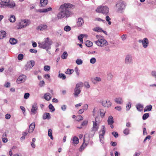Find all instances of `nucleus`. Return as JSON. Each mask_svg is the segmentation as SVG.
<instances>
[{
	"instance_id": "nucleus-1",
	"label": "nucleus",
	"mask_w": 156,
	"mask_h": 156,
	"mask_svg": "<svg viewBox=\"0 0 156 156\" xmlns=\"http://www.w3.org/2000/svg\"><path fill=\"white\" fill-rule=\"evenodd\" d=\"M72 5L69 3H65L62 5L59 8V12L58 13L57 17L58 19H62L64 17L67 18L72 15V12L69 10Z\"/></svg>"
},
{
	"instance_id": "nucleus-2",
	"label": "nucleus",
	"mask_w": 156,
	"mask_h": 156,
	"mask_svg": "<svg viewBox=\"0 0 156 156\" xmlns=\"http://www.w3.org/2000/svg\"><path fill=\"white\" fill-rule=\"evenodd\" d=\"M52 44V41L48 37L46 38L44 42H39L38 46L41 48L45 49L47 51L51 48V45Z\"/></svg>"
},
{
	"instance_id": "nucleus-3",
	"label": "nucleus",
	"mask_w": 156,
	"mask_h": 156,
	"mask_svg": "<svg viewBox=\"0 0 156 156\" xmlns=\"http://www.w3.org/2000/svg\"><path fill=\"white\" fill-rule=\"evenodd\" d=\"M96 37L98 39V41H94V43L98 46L104 47L108 44L107 41L103 37L99 35H96Z\"/></svg>"
},
{
	"instance_id": "nucleus-4",
	"label": "nucleus",
	"mask_w": 156,
	"mask_h": 156,
	"mask_svg": "<svg viewBox=\"0 0 156 156\" xmlns=\"http://www.w3.org/2000/svg\"><path fill=\"white\" fill-rule=\"evenodd\" d=\"M0 3V7L5 8L7 7L9 8L14 7L15 4L13 1H10V0H1Z\"/></svg>"
},
{
	"instance_id": "nucleus-5",
	"label": "nucleus",
	"mask_w": 156,
	"mask_h": 156,
	"mask_svg": "<svg viewBox=\"0 0 156 156\" xmlns=\"http://www.w3.org/2000/svg\"><path fill=\"white\" fill-rule=\"evenodd\" d=\"M109 11V9L108 7L103 5H101L98 7L96 10L97 12L101 13L105 15L108 14Z\"/></svg>"
},
{
	"instance_id": "nucleus-6",
	"label": "nucleus",
	"mask_w": 156,
	"mask_h": 156,
	"mask_svg": "<svg viewBox=\"0 0 156 156\" xmlns=\"http://www.w3.org/2000/svg\"><path fill=\"white\" fill-rule=\"evenodd\" d=\"M30 23V21L28 20L25 19L21 20L17 25V29H20L26 27L29 25Z\"/></svg>"
},
{
	"instance_id": "nucleus-7",
	"label": "nucleus",
	"mask_w": 156,
	"mask_h": 156,
	"mask_svg": "<svg viewBox=\"0 0 156 156\" xmlns=\"http://www.w3.org/2000/svg\"><path fill=\"white\" fill-rule=\"evenodd\" d=\"M83 86V83L82 82H80L77 83L76 85L74 90L73 94L75 97L78 96L79 94L80 93L81 90L80 88H81Z\"/></svg>"
},
{
	"instance_id": "nucleus-8",
	"label": "nucleus",
	"mask_w": 156,
	"mask_h": 156,
	"mask_svg": "<svg viewBox=\"0 0 156 156\" xmlns=\"http://www.w3.org/2000/svg\"><path fill=\"white\" fill-rule=\"evenodd\" d=\"M116 6L118 8L119 11H121L124 9L125 5L122 1H120L116 4Z\"/></svg>"
},
{
	"instance_id": "nucleus-9",
	"label": "nucleus",
	"mask_w": 156,
	"mask_h": 156,
	"mask_svg": "<svg viewBox=\"0 0 156 156\" xmlns=\"http://www.w3.org/2000/svg\"><path fill=\"white\" fill-rule=\"evenodd\" d=\"M35 63L34 61L33 60H31L27 62L25 66L26 70H29L30 69L34 66Z\"/></svg>"
},
{
	"instance_id": "nucleus-10",
	"label": "nucleus",
	"mask_w": 156,
	"mask_h": 156,
	"mask_svg": "<svg viewBox=\"0 0 156 156\" xmlns=\"http://www.w3.org/2000/svg\"><path fill=\"white\" fill-rule=\"evenodd\" d=\"M125 62L127 64H130L133 63V59L132 56L129 55H126V57Z\"/></svg>"
},
{
	"instance_id": "nucleus-11",
	"label": "nucleus",
	"mask_w": 156,
	"mask_h": 156,
	"mask_svg": "<svg viewBox=\"0 0 156 156\" xmlns=\"http://www.w3.org/2000/svg\"><path fill=\"white\" fill-rule=\"evenodd\" d=\"M37 104L36 103H35L32 105V108L31 110V114H35L37 112Z\"/></svg>"
},
{
	"instance_id": "nucleus-12",
	"label": "nucleus",
	"mask_w": 156,
	"mask_h": 156,
	"mask_svg": "<svg viewBox=\"0 0 156 156\" xmlns=\"http://www.w3.org/2000/svg\"><path fill=\"white\" fill-rule=\"evenodd\" d=\"M139 42L140 43L142 42L143 46L145 48H147L148 45V40L146 38H144L142 40H140Z\"/></svg>"
},
{
	"instance_id": "nucleus-13",
	"label": "nucleus",
	"mask_w": 156,
	"mask_h": 156,
	"mask_svg": "<svg viewBox=\"0 0 156 156\" xmlns=\"http://www.w3.org/2000/svg\"><path fill=\"white\" fill-rule=\"evenodd\" d=\"M97 117L95 118V122L93 121V127L92 128V130L94 131H97L98 129V123H97V121L96 120Z\"/></svg>"
},
{
	"instance_id": "nucleus-14",
	"label": "nucleus",
	"mask_w": 156,
	"mask_h": 156,
	"mask_svg": "<svg viewBox=\"0 0 156 156\" xmlns=\"http://www.w3.org/2000/svg\"><path fill=\"white\" fill-rule=\"evenodd\" d=\"M102 104L105 107H109L111 105L112 103L109 101L107 100L102 101Z\"/></svg>"
},
{
	"instance_id": "nucleus-15",
	"label": "nucleus",
	"mask_w": 156,
	"mask_h": 156,
	"mask_svg": "<svg viewBox=\"0 0 156 156\" xmlns=\"http://www.w3.org/2000/svg\"><path fill=\"white\" fill-rule=\"evenodd\" d=\"M47 26L46 25H41L37 27V29L38 30L43 31L47 30Z\"/></svg>"
},
{
	"instance_id": "nucleus-16",
	"label": "nucleus",
	"mask_w": 156,
	"mask_h": 156,
	"mask_svg": "<svg viewBox=\"0 0 156 156\" xmlns=\"http://www.w3.org/2000/svg\"><path fill=\"white\" fill-rule=\"evenodd\" d=\"M84 21L82 18H79L78 19V21L77 23V26L78 27H81L83 24Z\"/></svg>"
},
{
	"instance_id": "nucleus-17",
	"label": "nucleus",
	"mask_w": 156,
	"mask_h": 156,
	"mask_svg": "<svg viewBox=\"0 0 156 156\" xmlns=\"http://www.w3.org/2000/svg\"><path fill=\"white\" fill-rule=\"evenodd\" d=\"M35 126V123H32L30 125L29 127V129L28 132L30 133H31L33 131Z\"/></svg>"
},
{
	"instance_id": "nucleus-18",
	"label": "nucleus",
	"mask_w": 156,
	"mask_h": 156,
	"mask_svg": "<svg viewBox=\"0 0 156 156\" xmlns=\"http://www.w3.org/2000/svg\"><path fill=\"white\" fill-rule=\"evenodd\" d=\"M51 118L50 114L48 113L45 112L43 114V119L45 120L47 119H49Z\"/></svg>"
},
{
	"instance_id": "nucleus-19",
	"label": "nucleus",
	"mask_w": 156,
	"mask_h": 156,
	"mask_svg": "<svg viewBox=\"0 0 156 156\" xmlns=\"http://www.w3.org/2000/svg\"><path fill=\"white\" fill-rule=\"evenodd\" d=\"M136 107L137 110L139 112H141L142 111L144 108L143 105L140 104L136 105Z\"/></svg>"
},
{
	"instance_id": "nucleus-20",
	"label": "nucleus",
	"mask_w": 156,
	"mask_h": 156,
	"mask_svg": "<svg viewBox=\"0 0 156 156\" xmlns=\"http://www.w3.org/2000/svg\"><path fill=\"white\" fill-rule=\"evenodd\" d=\"M52 8L51 7H49L47 9H38V11L40 12H46L48 11H51Z\"/></svg>"
},
{
	"instance_id": "nucleus-21",
	"label": "nucleus",
	"mask_w": 156,
	"mask_h": 156,
	"mask_svg": "<svg viewBox=\"0 0 156 156\" xmlns=\"http://www.w3.org/2000/svg\"><path fill=\"white\" fill-rule=\"evenodd\" d=\"M48 0H41L40 1V4L41 6H45L48 4Z\"/></svg>"
},
{
	"instance_id": "nucleus-22",
	"label": "nucleus",
	"mask_w": 156,
	"mask_h": 156,
	"mask_svg": "<svg viewBox=\"0 0 156 156\" xmlns=\"http://www.w3.org/2000/svg\"><path fill=\"white\" fill-rule=\"evenodd\" d=\"M115 101L116 103L119 104H121L122 103L123 101L121 98H116L115 99Z\"/></svg>"
},
{
	"instance_id": "nucleus-23",
	"label": "nucleus",
	"mask_w": 156,
	"mask_h": 156,
	"mask_svg": "<svg viewBox=\"0 0 156 156\" xmlns=\"http://www.w3.org/2000/svg\"><path fill=\"white\" fill-rule=\"evenodd\" d=\"M107 122L108 124H111L114 123L113 118L112 116H110L108 117Z\"/></svg>"
},
{
	"instance_id": "nucleus-24",
	"label": "nucleus",
	"mask_w": 156,
	"mask_h": 156,
	"mask_svg": "<svg viewBox=\"0 0 156 156\" xmlns=\"http://www.w3.org/2000/svg\"><path fill=\"white\" fill-rule=\"evenodd\" d=\"M6 33L4 31H1L0 32V40L4 38L6 36Z\"/></svg>"
},
{
	"instance_id": "nucleus-25",
	"label": "nucleus",
	"mask_w": 156,
	"mask_h": 156,
	"mask_svg": "<svg viewBox=\"0 0 156 156\" xmlns=\"http://www.w3.org/2000/svg\"><path fill=\"white\" fill-rule=\"evenodd\" d=\"M9 20L12 23H14L16 21V17L14 15H11L9 19Z\"/></svg>"
},
{
	"instance_id": "nucleus-26",
	"label": "nucleus",
	"mask_w": 156,
	"mask_h": 156,
	"mask_svg": "<svg viewBox=\"0 0 156 156\" xmlns=\"http://www.w3.org/2000/svg\"><path fill=\"white\" fill-rule=\"evenodd\" d=\"M44 98L47 101H49L51 98V96L49 93H46L44 94Z\"/></svg>"
},
{
	"instance_id": "nucleus-27",
	"label": "nucleus",
	"mask_w": 156,
	"mask_h": 156,
	"mask_svg": "<svg viewBox=\"0 0 156 156\" xmlns=\"http://www.w3.org/2000/svg\"><path fill=\"white\" fill-rule=\"evenodd\" d=\"M152 106L151 105L147 106L144 109V112L151 111L152 109Z\"/></svg>"
},
{
	"instance_id": "nucleus-28",
	"label": "nucleus",
	"mask_w": 156,
	"mask_h": 156,
	"mask_svg": "<svg viewBox=\"0 0 156 156\" xmlns=\"http://www.w3.org/2000/svg\"><path fill=\"white\" fill-rule=\"evenodd\" d=\"M73 143L74 144H77L79 143V139L76 136H75L73 139Z\"/></svg>"
},
{
	"instance_id": "nucleus-29",
	"label": "nucleus",
	"mask_w": 156,
	"mask_h": 156,
	"mask_svg": "<svg viewBox=\"0 0 156 156\" xmlns=\"http://www.w3.org/2000/svg\"><path fill=\"white\" fill-rule=\"evenodd\" d=\"M92 82L94 84H96L101 81V79H91Z\"/></svg>"
},
{
	"instance_id": "nucleus-30",
	"label": "nucleus",
	"mask_w": 156,
	"mask_h": 156,
	"mask_svg": "<svg viewBox=\"0 0 156 156\" xmlns=\"http://www.w3.org/2000/svg\"><path fill=\"white\" fill-rule=\"evenodd\" d=\"M10 43L12 44H14L17 42V40L14 38H11L9 40Z\"/></svg>"
},
{
	"instance_id": "nucleus-31",
	"label": "nucleus",
	"mask_w": 156,
	"mask_h": 156,
	"mask_svg": "<svg viewBox=\"0 0 156 156\" xmlns=\"http://www.w3.org/2000/svg\"><path fill=\"white\" fill-rule=\"evenodd\" d=\"M25 80V79H17L16 82L17 83L20 84L24 82Z\"/></svg>"
},
{
	"instance_id": "nucleus-32",
	"label": "nucleus",
	"mask_w": 156,
	"mask_h": 156,
	"mask_svg": "<svg viewBox=\"0 0 156 156\" xmlns=\"http://www.w3.org/2000/svg\"><path fill=\"white\" fill-rule=\"evenodd\" d=\"M74 71V70L73 69H68L67 71L66 72V73L67 74L70 75L72 74Z\"/></svg>"
},
{
	"instance_id": "nucleus-33",
	"label": "nucleus",
	"mask_w": 156,
	"mask_h": 156,
	"mask_svg": "<svg viewBox=\"0 0 156 156\" xmlns=\"http://www.w3.org/2000/svg\"><path fill=\"white\" fill-rule=\"evenodd\" d=\"M86 45L88 47H90L92 45L93 43L92 42L87 40L86 42Z\"/></svg>"
},
{
	"instance_id": "nucleus-34",
	"label": "nucleus",
	"mask_w": 156,
	"mask_h": 156,
	"mask_svg": "<svg viewBox=\"0 0 156 156\" xmlns=\"http://www.w3.org/2000/svg\"><path fill=\"white\" fill-rule=\"evenodd\" d=\"M48 136L50 137L51 139V140H53V138L52 135V131L51 129H48Z\"/></svg>"
},
{
	"instance_id": "nucleus-35",
	"label": "nucleus",
	"mask_w": 156,
	"mask_h": 156,
	"mask_svg": "<svg viewBox=\"0 0 156 156\" xmlns=\"http://www.w3.org/2000/svg\"><path fill=\"white\" fill-rule=\"evenodd\" d=\"M149 117V114L148 113H146L144 114L142 116V119L143 120H145L147 119Z\"/></svg>"
},
{
	"instance_id": "nucleus-36",
	"label": "nucleus",
	"mask_w": 156,
	"mask_h": 156,
	"mask_svg": "<svg viewBox=\"0 0 156 156\" xmlns=\"http://www.w3.org/2000/svg\"><path fill=\"white\" fill-rule=\"evenodd\" d=\"M68 54L67 52L66 51H64L61 57L62 58L66 59V58Z\"/></svg>"
},
{
	"instance_id": "nucleus-37",
	"label": "nucleus",
	"mask_w": 156,
	"mask_h": 156,
	"mask_svg": "<svg viewBox=\"0 0 156 156\" xmlns=\"http://www.w3.org/2000/svg\"><path fill=\"white\" fill-rule=\"evenodd\" d=\"M93 30L95 31L98 32H101L102 31V29L99 27H96L94 28L93 29Z\"/></svg>"
},
{
	"instance_id": "nucleus-38",
	"label": "nucleus",
	"mask_w": 156,
	"mask_h": 156,
	"mask_svg": "<svg viewBox=\"0 0 156 156\" xmlns=\"http://www.w3.org/2000/svg\"><path fill=\"white\" fill-rule=\"evenodd\" d=\"M84 37V35L81 34H80L78 37V39L79 40L80 42L83 43V38Z\"/></svg>"
},
{
	"instance_id": "nucleus-39",
	"label": "nucleus",
	"mask_w": 156,
	"mask_h": 156,
	"mask_svg": "<svg viewBox=\"0 0 156 156\" xmlns=\"http://www.w3.org/2000/svg\"><path fill=\"white\" fill-rule=\"evenodd\" d=\"M129 130L128 128L125 129L123 131V133L124 134L126 135H127L129 134Z\"/></svg>"
},
{
	"instance_id": "nucleus-40",
	"label": "nucleus",
	"mask_w": 156,
	"mask_h": 156,
	"mask_svg": "<svg viewBox=\"0 0 156 156\" xmlns=\"http://www.w3.org/2000/svg\"><path fill=\"white\" fill-rule=\"evenodd\" d=\"M48 108L49 109L51 110V112H54L55 110V109L54 106L52 105V104H50Z\"/></svg>"
},
{
	"instance_id": "nucleus-41",
	"label": "nucleus",
	"mask_w": 156,
	"mask_h": 156,
	"mask_svg": "<svg viewBox=\"0 0 156 156\" xmlns=\"http://www.w3.org/2000/svg\"><path fill=\"white\" fill-rule=\"evenodd\" d=\"M100 114L101 117L102 118H103L104 117L105 114V112L104 111V110L103 109L100 110Z\"/></svg>"
},
{
	"instance_id": "nucleus-42",
	"label": "nucleus",
	"mask_w": 156,
	"mask_h": 156,
	"mask_svg": "<svg viewBox=\"0 0 156 156\" xmlns=\"http://www.w3.org/2000/svg\"><path fill=\"white\" fill-rule=\"evenodd\" d=\"M71 30V27L69 26H66L64 28L65 31L68 32L69 31Z\"/></svg>"
},
{
	"instance_id": "nucleus-43",
	"label": "nucleus",
	"mask_w": 156,
	"mask_h": 156,
	"mask_svg": "<svg viewBox=\"0 0 156 156\" xmlns=\"http://www.w3.org/2000/svg\"><path fill=\"white\" fill-rule=\"evenodd\" d=\"M76 63L78 65H81L83 63V61L81 59H78L76 61Z\"/></svg>"
},
{
	"instance_id": "nucleus-44",
	"label": "nucleus",
	"mask_w": 156,
	"mask_h": 156,
	"mask_svg": "<svg viewBox=\"0 0 156 156\" xmlns=\"http://www.w3.org/2000/svg\"><path fill=\"white\" fill-rule=\"evenodd\" d=\"M106 20L108 22V24L109 25H111V21H110V20H111V18L109 17L108 16H106Z\"/></svg>"
},
{
	"instance_id": "nucleus-45",
	"label": "nucleus",
	"mask_w": 156,
	"mask_h": 156,
	"mask_svg": "<svg viewBox=\"0 0 156 156\" xmlns=\"http://www.w3.org/2000/svg\"><path fill=\"white\" fill-rule=\"evenodd\" d=\"M95 131H94L92 130H91V131H90V133H89V136L90 137H92L95 133Z\"/></svg>"
},
{
	"instance_id": "nucleus-46",
	"label": "nucleus",
	"mask_w": 156,
	"mask_h": 156,
	"mask_svg": "<svg viewBox=\"0 0 156 156\" xmlns=\"http://www.w3.org/2000/svg\"><path fill=\"white\" fill-rule=\"evenodd\" d=\"M50 69V66H45L44 67V70L45 71H48Z\"/></svg>"
},
{
	"instance_id": "nucleus-47",
	"label": "nucleus",
	"mask_w": 156,
	"mask_h": 156,
	"mask_svg": "<svg viewBox=\"0 0 156 156\" xmlns=\"http://www.w3.org/2000/svg\"><path fill=\"white\" fill-rule=\"evenodd\" d=\"M131 103L130 102L126 106V110L127 111H128L130 109L131 107Z\"/></svg>"
},
{
	"instance_id": "nucleus-48",
	"label": "nucleus",
	"mask_w": 156,
	"mask_h": 156,
	"mask_svg": "<svg viewBox=\"0 0 156 156\" xmlns=\"http://www.w3.org/2000/svg\"><path fill=\"white\" fill-rule=\"evenodd\" d=\"M44 82L43 80H40V82L39 83V85L40 87L44 86Z\"/></svg>"
},
{
	"instance_id": "nucleus-49",
	"label": "nucleus",
	"mask_w": 156,
	"mask_h": 156,
	"mask_svg": "<svg viewBox=\"0 0 156 156\" xmlns=\"http://www.w3.org/2000/svg\"><path fill=\"white\" fill-rule=\"evenodd\" d=\"M96 61V60L95 58H92L90 60V63L93 64L95 63Z\"/></svg>"
},
{
	"instance_id": "nucleus-50",
	"label": "nucleus",
	"mask_w": 156,
	"mask_h": 156,
	"mask_svg": "<svg viewBox=\"0 0 156 156\" xmlns=\"http://www.w3.org/2000/svg\"><path fill=\"white\" fill-rule=\"evenodd\" d=\"M104 135H103V134H100L99 135V138L101 142L102 143H104V141L103 140H102V141H101V139H103L104 136Z\"/></svg>"
},
{
	"instance_id": "nucleus-51",
	"label": "nucleus",
	"mask_w": 156,
	"mask_h": 156,
	"mask_svg": "<svg viewBox=\"0 0 156 156\" xmlns=\"http://www.w3.org/2000/svg\"><path fill=\"white\" fill-rule=\"evenodd\" d=\"M88 123L87 120H86L84 121L81 124V126H86L87 125Z\"/></svg>"
},
{
	"instance_id": "nucleus-52",
	"label": "nucleus",
	"mask_w": 156,
	"mask_h": 156,
	"mask_svg": "<svg viewBox=\"0 0 156 156\" xmlns=\"http://www.w3.org/2000/svg\"><path fill=\"white\" fill-rule=\"evenodd\" d=\"M30 96V94L28 93H27L25 94L24 96V98L25 99H28Z\"/></svg>"
},
{
	"instance_id": "nucleus-53",
	"label": "nucleus",
	"mask_w": 156,
	"mask_h": 156,
	"mask_svg": "<svg viewBox=\"0 0 156 156\" xmlns=\"http://www.w3.org/2000/svg\"><path fill=\"white\" fill-rule=\"evenodd\" d=\"M23 54H20L18 55V58L19 60H22L23 59Z\"/></svg>"
},
{
	"instance_id": "nucleus-54",
	"label": "nucleus",
	"mask_w": 156,
	"mask_h": 156,
	"mask_svg": "<svg viewBox=\"0 0 156 156\" xmlns=\"http://www.w3.org/2000/svg\"><path fill=\"white\" fill-rule=\"evenodd\" d=\"M84 86L87 88H89L90 87V86L87 82H85L84 83Z\"/></svg>"
},
{
	"instance_id": "nucleus-55",
	"label": "nucleus",
	"mask_w": 156,
	"mask_h": 156,
	"mask_svg": "<svg viewBox=\"0 0 156 156\" xmlns=\"http://www.w3.org/2000/svg\"><path fill=\"white\" fill-rule=\"evenodd\" d=\"M77 118L78 119L77 121H80L82 120L83 119V117L81 115H80L77 116Z\"/></svg>"
},
{
	"instance_id": "nucleus-56",
	"label": "nucleus",
	"mask_w": 156,
	"mask_h": 156,
	"mask_svg": "<svg viewBox=\"0 0 156 156\" xmlns=\"http://www.w3.org/2000/svg\"><path fill=\"white\" fill-rule=\"evenodd\" d=\"M112 134L115 138L117 137H118V133L116 132H112Z\"/></svg>"
},
{
	"instance_id": "nucleus-57",
	"label": "nucleus",
	"mask_w": 156,
	"mask_h": 156,
	"mask_svg": "<svg viewBox=\"0 0 156 156\" xmlns=\"http://www.w3.org/2000/svg\"><path fill=\"white\" fill-rule=\"evenodd\" d=\"M58 76L60 78L62 77V78H66L65 75L63 73L59 74Z\"/></svg>"
},
{
	"instance_id": "nucleus-58",
	"label": "nucleus",
	"mask_w": 156,
	"mask_h": 156,
	"mask_svg": "<svg viewBox=\"0 0 156 156\" xmlns=\"http://www.w3.org/2000/svg\"><path fill=\"white\" fill-rule=\"evenodd\" d=\"M30 51L31 53H36L37 52V50L34 49H30Z\"/></svg>"
},
{
	"instance_id": "nucleus-59",
	"label": "nucleus",
	"mask_w": 156,
	"mask_h": 156,
	"mask_svg": "<svg viewBox=\"0 0 156 156\" xmlns=\"http://www.w3.org/2000/svg\"><path fill=\"white\" fill-rule=\"evenodd\" d=\"M11 117V115L9 114H6L5 115V118L7 119H9Z\"/></svg>"
},
{
	"instance_id": "nucleus-60",
	"label": "nucleus",
	"mask_w": 156,
	"mask_h": 156,
	"mask_svg": "<svg viewBox=\"0 0 156 156\" xmlns=\"http://www.w3.org/2000/svg\"><path fill=\"white\" fill-rule=\"evenodd\" d=\"M151 136L150 135H148L146 136L144 140V142H145L147 139L150 140L151 138Z\"/></svg>"
},
{
	"instance_id": "nucleus-61",
	"label": "nucleus",
	"mask_w": 156,
	"mask_h": 156,
	"mask_svg": "<svg viewBox=\"0 0 156 156\" xmlns=\"http://www.w3.org/2000/svg\"><path fill=\"white\" fill-rule=\"evenodd\" d=\"M66 105H63L61 106V108L62 110L63 111H65L66 109Z\"/></svg>"
},
{
	"instance_id": "nucleus-62",
	"label": "nucleus",
	"mask_w": 156,
	"mask_h": 156,
	"mask_svg": "<svg viewBox=\"0 0 156 156\" xmlns=\"http://www.w3.org/2000/svg\"><path fill=\"white\" fill-rule=\"evenodd\" d=\"M75 70L76 73V74L77 75H79V71L78 69V68L77 67L75 68Z\"/></svg>"
},
{
	"instance_id": "nucleus-63",
	"label": "nucleus",
	"mask_w": 156,
	"mask_h": 156,
	"mask_svg": "<svg viewBox=\"0 0 156 156\" xmlns=\"http://www.w3.org/2000/svg\"><path fill=\"white\" fill-rule=\"evenodd\" d=\"M10 83L9 82H7L5 83L4 85V86L6 87H10Z\"/></svg>"
},
{
	"instance_id": "nucleus-64",
	"label": "nucleus",
	"mask_w": 156,
	"mask_h": 156,
	"mask_svg": "<svg viewBox=\"0 0 156 156\" xmlns=\"http://www.w3.org/2000/svg\"><path fill=\"white\" fill-rule=\"evenodd\" d=\"M151 74L153 77H156V71H152Z\"/></svg>"
}]
</instances>
